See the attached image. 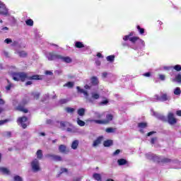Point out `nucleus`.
<instances>
[{"label": "nucleus", "mask_w": 181, "mask_h": 181, "mask_svg": "<svg viewBox=\"0 0 181 181\" xmlns=\"http://www.w3.org/2000/svg\"><path fill=\"white\" fill-rule=\"evenodd\" d=\"M76 89L78 90V93H80L81 94H83L86 101L88 103H94V100H98L100 98V94L95 92H91V98L88 97V92L87 90H85L84 89H82L80 88V86H77Z\"/></svg>", "instance_id": "1"}, {"label": "nucleus", "mask_w": 181, "mask_h": 181, "mask_svg": "<svg viewBox=\"0 0 181 181\" xmlns=\"http://www.w3.org/2000/svg\"><path fill=\"white\" fill-rule=\"evenodd\" d=\"M146 159L149 160H153V162H158V163L161 162V163H169V162H172V160L167 158H162L157 155H155L152 153H148L145 154Z\"/></svg>", "instance_id": "2"}, {"label": "nucleus", "mask_w": 181, "mask_h": 181, "mask_svg": "<svg viewBox=\"0 0 181 181\" xmlns=\"http://www.w3.org/2000/svg\"><path fill=\"white\" fill-rule=\"evenodd\" d=\"M28 78V74L25 72H18L13 74V80L15 81H25Z\"/></svg>", "instance_id": "3"}, {"label": "nucleus", "mask_w": 181, "mask_h": 181, "mask_svg": "<svg viewBox=\"0 0 181 181\" xmlns=\"http://www.w3.org/2000/svg\"><path fill=\"white\" fill-rule=\"evenodd\" d=\"M112 115L109 114L106 115V119H92L90 122H95V124H99L100 125H107L110 121H112Z\"/></svg>", "instance_id": "4"}, {"label": "nucleus", "mask_w": 181, "mask_h": 181, "mask_svg": "<svg viewBox=\"0 0 181 181\" xmlns=\"http://www.w3.org/2000/svg\"><path fill=\"white\" fill-rule=\"evenodd\" d=\"M0 15L3 16H9V9L6 8V6L4 2L0 0Z\"/></svg>", "instance_id": "5"}, {"label": "nucleus", "mask_w": 181, "mask_h": 181, "mask_svg": "<svg viewBox=\"0 0 181 181\" xmlns=\"http://www.w3.org/2000/svg\"><path fill=\"white\" fill-rule=\"evenodd\" d=\"M134 32H131L129 35H124L123 37V40H124V42H127V40H129L130 42H132V43H135L136 40H139V37H132V36H134Z\"/></svg>", "instance_id": "6"}, {"label": "nucleus", "mask_w": 181, "mask_h": 181, "mask_svg": "<svg viewBox=\"0 0 181 181\" xmlns=\"http://www.w3.org/2000/svg\"><path fill=\"white\" fill-rule=\"evenodd\" d=\"M45 57H47L49 62H52L53 60H59L60 54H54V52H46Z\"/></svg>", "instance_id": "7"}, {"label": "nucleus", "mask_w": 181, "mask_h": 181, "mask_svg": "<svg viewBox=\"0 0 181 181\" xmlns=\"http://www.w3.org/2000/svg\"><path fill=\"white\" fill-rule=\"evenodd\" d=\"M31 168L33 172H39V170H40V166L38 159L35 158L31 162Z\"/></svg>", "instance_id": "8"}, {"label": "nucleus", "mask_w": 181, "mask_h": 181, "mask_svg": "<svg viewBox=\"0 0 181 181\" xmlns=\"http://www.w3.org/2000/svg\"><path fill=\"white\" fill-rule=\"evenodd\" d=\"M25 104H28V100L26 99H23L21 102V103L17 107V110L18 111H21L22 112H24L25 114L28 112V109H25L23 105H25Z\"/></svg>", "instance_id": "9"}, {"label": "nucleus", "mask_w": 181, "mask_h": 181, "mask_svg": "<svg viewBox=\"0 0 181 181\" xmlns=\"http://www.w3.org/2000/svg\"><path fill=\"white\" fill-rule=\"evenodd\" d=\"M155 98L156 100H157V101H162V102H165L170 100V98L166 93H162L160 96L156 95L155 96Z\"/></svg>", "instance_id": "10"}, {"label": "nucleus", "mask_w": 181, "mask_h": 181, "mask_svg": "<svg viewBox=\"0 0 181 181\" xmlns=\"http://www.w3.org/2000/svg\"><path fill=\"white\" fill-rule=\"evenodd\" d=\"M168 124H170V125H175V124L177 122V120L176 119V118H175V115H173V113H168Z\"/></svg>", "instance_id": "11"}, {"label": "nucleus", "mask_w": 181, "mask_h": 181, "mask_svg": "<svg viewBox=\"0 0 181 181\" xmlns=\"http://www.w3.org/2000/svg\"><path fill=\"white\" fill-rule=\"evenodd\" d=\"M58 124H59V128L63 131H66V127H73V124L69 122L61 121L58 122Z\"/></svg>", "instance_id": "12"}, {"label": "nucleus", "mask_w": 181, "mask_h": 181, "mask_svg": "<svg viewBox=\"0 0 181 181\" xmlns=\"http://www.w3.org/2000/svg\"><path fill=\"white\" fill-rule=\"evenodd\" d=\"M28 121V117H20L18 119V124H21L22 128H23V129H25L26 128V127H28V125L26 124V122Z\"/></svg>", "instance_id": "13"}, {"label": "nucleus", "mask_w": 181, "mask_h": 181, "mask_svg": "<svg viewBox=\"0 0 181 181\" xmlns=\"http://www.w3.org/2000/svg\"><path fill=\"white\" fill-rule=\"evenodd\" d=\"M47 158H51L52 160H54L55 162H62L63 160V158H62V156L53 155V154H47L46 156Z\"/></svg>", "instance_id": "14"}, {"label": "nucleus", "mask_w": 181, "mask_h": 181, "mask_svg": "<svg viewBox=\"0 0 181 181\" xmlns=\"http://www.w3.org/2000/svg\"><path fill=\"white\" fill-rule=\"evenodd\" d=\"M151 115H153V117H156V118H158V119H160L161 121H166V117L163 115L156 112L153 110H151Z\"/></svg>", "instance_id": "15"}, {"label": "nucleus", "mask_w": 181, "mask_h": 181, "mask_svg": "<svg viewBox=\"0 0 181 181\" xmlns=\"http://www.w3.org/2000/svg\"><path fill=\"white\" fill-rule=\"evenodd\" d=\"M103 139H104V137L103 136H100L98 137L93 143L92 146L93 148H97L98 145L101 144V142H103Z\"/></svg>", "instance_id": "16"}, {"label": "nucleus", "mask_w": 181, "mask_h": 181, "mask_svg": "<svg viewBox=\"0 0 181 181\" xmlns=\"http://www.w3.org/2000/svg\"><path fill=\"white\" fill-rule=\"evenodd\" d=\"M66 132H69V134H76L78 132V129L72 125V127H68L66 129Z\"/></svg>", "instance_id": "17"}, {"label": "nucleus", "mask_w": 181, "mask_h": 181, "mask_svg": "<svg viewBox=\"0 0 181 181\" xmlns=\"http://www.w3.org/2000/svg\"><path fill=\"white\" fill-rule=\"evenodd\" d=\"M148 127V124L146 122H140L138 124V127L139 128V131L141 134H144L145 132L144 129Z\"/></svg>", "instance_id": "18"}, {"label": "nucleus", "mask_w": 181, "mask_h": 181, "mask_svg": "<svg viewBox=\"0 0 181 181\" xmlns=\"http://www.w3.org/2000/svg\"><path fill=\"white\" fill-rule=\"evenodd\" d=\"M58 60H61L64 63H71L72 62L71 58H70V57H63L62 55H59Z\"/></svg>", "instance_id": "19"}, {"label": "nucleus", "mask_w": 181, "mask_h": 181, "mask_svg": "<svg viewBox=\"0 0 181 181\" xmlns=\"http://www.w3.org/2000/svg\"><path fill=\"white\" fill-rule=\"evenodd\" d=\"M16 54H18L19 56V57H26L28 56V52L25 51H19V50H16L15 52Z\"/></svg>", "instance_id": "20"}, {"label": "nucleus", "mask_w": 181, "mask_h": 181, "mask_svg": "<svg viewBox=\"0 0 181 181\" xmlns=\"http://www.w3.org/2000/svg\"><path fill=\"white\" fill-rule=\"evenodd\" d=\"M59 151L61 153H67V147L65 145L61 144L59 146Z\"/></svg>", "instance_id": "21"}, {"label": "nucleus", "mask_w": 181, "mask_h": 181, "mask_svg": "<svg viewBox=\"0 0 181 181\" xmlns=\"http://www.w3.org/2000/svg\"><path fill=\"white\" fill-rule=\"evenodd\" d=\"M90 83L92 86H98V78L97 76H93L90 78Z\"/></svg>", "instance_id": "22"}, {"label": "nucleus", "mask_w": 181, "mask_h": 181, "mask_svg": "<svg viewBox=\"0 0 181 181\" xmlns=\"http://www.w3.org/2000/svg\"><path fill=\"white\" fill-rule=\"evenodd\" d=\"M117 163L119 166H124V165H127V163H128V161L124 158H120L117 160Z\"/></svg>", "instance_id": "23"}, {"label": "nucleus", "mask_w": 181, "mask_h": 181, "mask_svg": "<svg viewBox=\"0 0 181 181\" xmlns=\"http://www.w3.org/2000/svg\"><path fill=\"white\" fill-rule=\"evenodd\" d=\"M93 114L95 115V118H97L98 119H101L104 115V112L100 113V112H93Z\"/></svg>", "instance_id": "24"}, {"label": "nucleus", "mask_w": 181, "mask_h": 181, "mask_svg": "<svg viewBox=\"0 0 181 181\" xmlns=\"http://www.w3.org/2000/svg\"><path fill=\"white\" fill-rule=\"evenodd\" d=\"M112 145V140H106L103 142V146L105 148H108L109 146H111Z\"/></svg>", "instance_id": "25"}, {"label": "nucleus", "mask_w": 181, "mask_h": 181, "mask_svg": "<svg viewBox=\"0 0 181 181\" xmlns=\"http://www.w3.org/2000/svg\"><path fill=\"white\" fill-rule=\"evenodd\" d=\"M75 47L77 49H82V47H84V44L80 41H77L75 42Z\"/></svg>", "instance_id": "26"}, {"label": "nucleus", "mask_w": 181, "mask_h": 181, "mask_svg": "<svg viewBox=\"0 0 181 181\" xmlns=\"http://www.w3.org/2000/svg\"><path fill=\"white\" fill-rule=\"evenodd\" d=\"M78 147V140L74 141L71 144V148L76 150L77 149Z\"/></svg>", "instance_id": "27"}, {"label": "nucleus", "mask_w": 181, "mask_h": 181, "mask_svg": "<svg viewBox=\"0 0 181 181\" xmlns=\"http://www.w3.org/2000/svg\"><path fill=\"white\" fill-rule=\"evenodd\" d=\"M115 131H117V129L112 127H108L105 129V132H107V134H114Z\"/></svg>", "instance_id": "28"}, {"label": "nucleus", "mask_w": 181, "mask_h": 181, "mask_svg": "<svg viewBox=\"0 0 181 181\" xmlns=\"http://www.w3.org/2000/svg\"><path fill=\"white\" fill-rule=\"evenodd\" d=\"M0 172L4 175H9L10 173L9 170H8V168H0Z\"/></svg>", "instance_id": "29"}, {"label": "nucleus", "mask_w": 181, "mask_h": 181, "mask_svg": "<svg viewBox=\"0 0 181 181\" xmlns=\"http://www.w3.org/2000/svg\"><path fill=\"white\" fill-rule=\"evenodd\" d=\"M106 60L110 63H113L114 60H115V55L107 56Z\"/></svg>", "instance_id": "30"}, {"label": "nucleus", "mask_w": 181, "mask_h": 181, "mask_svg": "<svg viewBox=\"0 0 181 181\" xmlns=\"http://www.w3.org/2000/svg\"><path fill=\"white\" fill-rule=\"evenodd\" d=\"M36 155L37 159H42L43 158V151L42 150H37Z\"/></svg>", "instance_id": "31"}, {"label": "nucleus", "mask_w": 181, "mask_h": 181, "mask_svg": "<svg viewBox=\"0 0 181 181\" xmlns=\"http://www.w3.org/2000/svg\"><path fill=\"white\" fill-rule=\"evenodd\" d=\"M64 87H68V88H73L74 87V82L69 81L64 85Z\"/></svg>", "instance_id": "32"}, {"label": "nucleus", "mask_w": 181, "mask_h": 181, "mask_svg": "<svg viewBox=\"0 0 181 181\" xmlns=\"http://www.w3.org/2000/svg\"><path fill=\"white\" fill-rule=\"evenodd\" d=\"M93 177L95 179V180L101 181V175L98 173H94Z\"/></svg>", "instance_id": "33"}, {"label": "nucleus", "mask_w": 181, "mask_h": 181, "mask_svg": "<svg viewBox=\"0 0 181 181\" xmlns=\"http://www.w3.org/2000/svg\"><path fill=\"white\" fill-rule=\"evenodd\" d=\"M84 114H86V109L80 108L78 110V115H79L80 117L84 116Z\"/></svg>", "instance_id": "34"}, {"label": "nucleus", "mask_w": 181, "mask_h": 181, "mask_svg": "<svg viewBox=\"0 0 181 181\" xmlns=\"http://www.w3.org/2000/svg\"><path fill=\"white\" fill-rule=\"evenodd\" d=\"M76 122L78 124V125H79V127H84V125H86V122L81 119H80V118H77L76 119Z\"/></svg>", "instance_id": "35"}, {"label": "nucleus", "mask_w": 181, "mask_h": 181, "mask_svg": "<svg viewBox=\"0 0 181 181\" xmlns=\"http://www.w3.org/2000/svg\"><path fill=\"white\" fill-rule=\"evenodd\" d=\"M31 95L34 97L35 100H39V98L40 97V93L39 92L33 93H31Z\"/></svg>", "instance_id": "36"}, {"label": "nucleus", "mask_w": 181, "mask_h": 181, "mask_svg": "<svg viewBox=\"0 0 181 181\" xmlns=\"http://www.w3.org/2000/svg\"><path fill=\"white\" fill-rule=\"evenodd\" d=\"M174 94L175 95H180L181 94V90L180 88L177 87L174 89Z\"/></svg>", "instance_id": "37"}, {"label": "nucleus", "mask_w": 181, "mask_h": 181, "mask_svg": "<svg viewBox=\"0 0 181 181\" xmlns=\"http://www.w3.org/2000/svg\"><path fill=\"white\" fill-rule=\"evenodd\" d=\"M25 24L27 25V26H33V20L28 19L25 21Z\"/></svg>", "instance_id": "38"}, {"label": "nucleus", "mask_w": 181, "mask_h": 181, "mask_svg": "<svg viewBox=\"0 0 181 181\" xmlns=\"http://www.w3.org/2000/svg\"><path fill=\"white\" fill-rule=\"evenodd\" d=\"M137 30L139 31V33H140V35H144L145 33V29L144 28H141V26L137 25Z\"/></svg>", "instance_id": "39"}, {"label": "nucleus", "mask_w": 181, "mask_h": 181, "mask_svg": "<svg viewBox=\"0 0 181 181\" xmlns=\"http://www.w3.org/2000/svg\"><path fill=\"white\" fill-rule=\"evenodd\" d=\"M173 69L175 70L176 71H181V65L177 64L174 66H173Z\"/></svg>", "instance_id": "40"}, {"label": "nucleus", "mask_w": 181, "mask_h": 181, "mask_svg": "<svg viewBox=\"0 0 181 181\" xmlns=\"http://www.w3.org/2000/svg\"><path fill=\"white\" fill-rule=\"evenodd\" d=\"M66 111L69 114H73V112H74V108H73V107H66Z\"/></svg>", "instance_id": "41"}, {"label": "nucleus", "mask_w": 181, "mask_h": 181, "mask_svg": "<svg viewBox=\"0 0 181 181\" xmlns=\"http://www.w3.org/2000/svg\"><path fill=\"white\" fill-rule=\"evenodd\" d=\"M8 85L7 86H6V90L7 91H9L11 90V88L12 87H13V84L11 83V82H9V81H8Z\"/></svg>", "instance_id": "42"}, {"label": "nucleus", "mask_w": 181, "mask_h": 181, "mask_svg": "<svg viewBox=\"0 0 181 181\" xmlns=\"http://www.w3.org/2000/svg\"><path fill=\"white\" fill-rule=\"evenodd\" d=\"M30 80H40V76L39 75H34L30 77Z\"/></svg>", "instance_id": "43"}, {"label": "nucleus", "mask_w": 181, "mask_h": 181, "mask_svg": "<svg viewBox=\"0 0 181 181\" xmlns=\"http://www.w3.org/2000/svg\"><path fill=\"white\" fill-rule=\"evenodd\" d=\"M8 30H9V28L8 27H3L1 29V32L2 33H8Z\"/></svg>", "instance_id": "44"}, {"label": "nucleus", "mask_w": 181, "mask_h": 181, "mask_svg": "<svg viewBox=\"0 0 181 181\" xmlns=\"http://www.w3.org/2000/svg\"><path fill=\"white\" fill-rule=\"evenodd\" d=\"M158 77L161 81H165V80H166V76L163 74H159Z\"/></svg>", "instance_id": "45"}, {"label": "nucleus", "mask_w": 181, "mask_h": 181, "mask_svg": "<svg viewBox=\"0 0 181 181\" xmlns=\"http://www.w3.org/2000/svg\"><path fill=\"white\" fill-rule=\"evenodd\" d=\"M66 103H69V100L68 99H61L59 100V104H66Z\"/></svg>", "instance_id": "46"}, {"label": "nucleus", "mask_w": 181, "mask_h": 181, "mask_svg": "<svg viewBox=\"0 0 181 181\" xmlns=\"http://www.w3.org/2000/svg\"><path fill=\"white\" fill-rule=\"evenodd\" d=\"M175 80L177 81V83H181V75L180 74H177L175 76Z\"/></svg>", "instance_id": "47"}, {"label": "nucleus", "mask_w": 181, "mask_h": 181, "mask_svg": "<svg viewBox=\"0 0 181 181\" xmlns=\"http://www.w3.org/2000/svg\"><path fill=\"white\" fill-rule=\"evenodd\" d=\"M62 173H67V168H62L60 173L58 175V177L62 175Z\"/></svg>", "instance_id": "48"}, {"label": "nucleus", "mask_w": 181, "mask_h": 181, "mask_svg": "<svg viewBox=\"0 0 181 181\" xmlns=\"http://www.w3.org/2000/svg\"><path fill=\"white\" fill-rule=\"evenodd\" d=\"M108 104V100H104L100 102V105H107Z\"/></svg>", "instance_id": "49"}, {"label": "nucleus", "mask_w": 181, "mask_h": 181, "mask_svg": "<svg viewBox=\"0 0 181 181\" xmlns=\"http://www.w3.org/2000/svg\"><path fill=\"white\" fill-rule=\"evenodd\" d=\"M4 43H6L7 45H9V44L12 43V40L11 38H6L4 40Z\"/></svg>", "instance_id": "50"}, {"label": "nucleus", "mask_w": 181, "mask_h": 181, "mask_svg": "<svg viewBox=\"0 0 181 181\" xmlns=\"http://www.w3.org/2000/svg\"><path fill=\"white\" fill-rule=\"evenodd\" d=\"M4 135L6 138H11V136H12V133L11 132H6Z\"/></svg>", "instance_id": "51"}, {"label": "nucleus", "mask_w": 181, "mask_h": 181, "mask_svg": "<svg viewBox=\"0 0 181 181\" xmlns=\"http://www.w3.org/2000/svg\"><path fill=\"white\" fill-rule=\"evenodd\" d=\"M14 180H15V181H23V180H22V178H21V176H19V175L15 176V177H14Z\"/></svg>", "instance_id": "52"}, {"label": "nucleus", "mask_w": 181, "mask_h": 181, "mask_svg": "<svg viewBox=\"0 0 181 181\" xmlns=\"http://www.w3.org/2000/svg\"><path fill=\"white\" fill-rule=\"evenodd\" d=\"M8 19L11 21V23H16V20L15 19V17L11 16Z\"/></svg>", "instance_id": "53"}, {"label": "nucleus", "mask_w": 181, "mask_h": 181, "mask_svg": "<svg viewBox=\"0 0 181 181\" xmlns=\"http://www.w3.org/2000/svg\"><path fill=\"white\" fill-rule=\"evenodd\" d=\"M163 70H167V71H168V70H172V69H173V66H163Z\"/></svg>", "instance_id": "54"}, {"label": "nucleus", "mask_w": 181, "mask_h": 181, "mask_svg": "<svg viewBox=\"0 0 181 181\" xmlns=\"http://www.w3.org/2000/svg\"><path fill=\"white\" fill-rule=\"evenodd\" d=\"M121 152V150L117 149L113 153V156H117V155H119V153Z\"/></svg>", "instance_id": "55"}, {"label": "nucleus", "mask_w": 181, "mask_h": 181, "mask_svg": "<svg viewBox=\"0 0 181 181\" xmlns=\"http://www.w3.org/2000/svg\"><path fill=\"white\" fill-rule=\"evenodd\" d=\"M108 74H110L107 73V72H103V73L102 74V77H103V78H107Z\"/></svg>", "instance_id": "56"}, {"label": "nucleus", "mask_w": 181, "mask_h": 181, "mask_svg": "<svg viewBox=\"0 0 181 181\" xmlns=\"http://www.w3.org/2000/svg\"><path fill=\"white\" fill-rule=\"evenodd\" d=\"M156 141H158V138H156V137L152 138L151 140V144L152 145H153L155 144Z\"/></svg>", "instance_id": "57"}, {"label": "nucleus", "mask_w": 181, "mask_h": 181, "mask_svg": "<svg viewBox=\"0 0 181 181\" xmlns=\"http://www.w3.org/2000/svg\"><path fill=\"white\" fill-rule=\"evenodd\" d=\"M6 122H8V119L0 120V126L4 125V124H6Z\"/></svg>", "instance_id": "58"}, {"label": "nucleus", "mask_w": 181, "mask_h": 181, "mask_svg": "<svg viewBox=\"0 0 181 181\" xmlns=\"http://www.w3.org/2000/svg\"><path fill=\"white\" fill-rule=\"evenodd\" d=\"M45 74L47 76H53V72H52V71H46Z\"/></svg>", "instance_id": "59"}, {"label": "nucleus", "mask_w": 181, "mask_h": 181, "mask_svg": "<svg viewBox=\"0 0 181 181\" xmlns=\"http://www.w3.org/2000/svg\"><path fill=\"white\" fill-rule=\"evenodd\" d=\"M139 43L143 47H145V41L143 40L139 39Z\"/></svg>", "instance_id": "60"}, {"label": "nucleus", "mask_w": 181, "mask_h": 181, "mask_svg": "<svg viewBox=\"0 0 181 181\" xmlns=\"http://www.w3.org/2000/svg\"><path fill=\"white\" fill-rule=\"evenodd\" d=\"M95 64H96V66H101V61L99 59H96Z\"/></svg>", "instance_id": "61"}, {"label": "nucleus", "mask_w": 181, "mask_h": 181, "mask_svg": "<svg viewBox=\"0 0 181 181\" xmlns=\"http://www.w3.org/2000/svg\"><path fill=\"white\" fill-rule=\"evenodd\" d=\"M3 54L4 56H5L6 57H9V53L6 51H4L3 52Z\"/></svg>", "instance_id": "62"}, {"label": "nucleus", "mask_w": 181, "mask_h": 181, "mask_svg": "<svg viewBox=\"0 0 181 181\" xmlns=\"http://www.w3.org/2000/svg\"><path fill=\"white\" fill-rule=\"evenodd\" d=\"M143 76H144V77H151V72H146L144 74Z\"/></svg>", "instance_id": "63"}, {"label": "nucleus", "mask_w": 181, "mask_h": 181, "mask_svg": "<svg viewBox=\"0 0 181 181\" xmlns=\"http://www.w3.org/2000/svg\"><path fill=\"white\" fill-rule=\"evenodd\" d=\"M176 114H177V115L178 117H181V110H177V111L176 112Z\"/></svg>", "instance_id": "64"}]
</instances>
